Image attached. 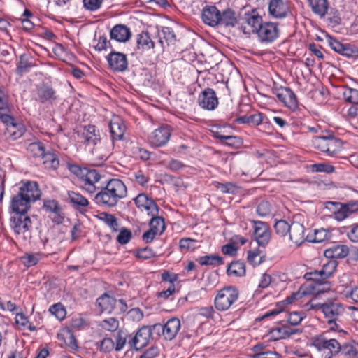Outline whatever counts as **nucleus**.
<instances>
[{"instance_id":"obj_44","label":"nucleus","mask_w":358,"mask_h":358,"mask_svg":"<svg viewBox=\"0 0 358 358\" xmlns=\"http://www.w3.org/2000/svg\"><path fill=\"white\" fill-rule=\"evenodd\" d=\"M99 218L103 221L108 227H110L113 231H117L118 224L115 217L107 213H101L98 215Z\"/></svg>"},{"instance_id":"obj_34","label":"nucleus","mask_w":358,"mask_h":358,"mask_svg":"<svg viewBox=\"0 0 358 358\" xmlns=\"http://www.w3.org/2000/svg\"><path fill=\"white\" fill-rule=\"evenodd\" d=\"M159 42L164 48L165 45H169L170 43H174L176 40L175 34L173 30L169 27H163L160 31L158 32Z\"/></svg>"},{"instance_id":"obj_19","label":"nucleus","mask_w":358,"mask_h":358,"mask_svg":"<svg viewBox=\"0 0 358 358\" xmlns=\"http://www.w3.org/2000/svg\"><path fill=\"white\" fill-rule=\"evenodd\" d=\"M134 202L139 209L147 211L148 215L154 216L158 214L159 208L157 204L145 194H139L134 199Z\"/></svg>"},{"instance_id":"obj_60","label":"nucleus","mask_w":358,"mask_h":358,"mask_svg":"<svg viewBox=\"0 0 358 358\" xmlns=\"http://www.w3.org/2000/svg\"><path fill=\"white\" fill-rule=\"evenodd\" d=\"M103 0H83L84 6L90 10H96L99 9Z\"/></svg>"},{"instance_id":"obj_7","label":"nucleus","mask_w":358,"mask_h":358,"mask_svg":"<svg viewBox=\"0 0 358 358\" xmlns=\"http://www.w3.org/2000/svg\"><path fill=\"white\" fill-rule=\"evenodd\" d=\"M0 121L5 125L4 135L8 139L15 141L25 132L24 126L15 121L11 116L0 111Z\"/></svg>"},{"instance_id":"obj_43","label":"nucleus","mask_w":358,"mask_h":358,"mask_svg":"<svg viewBox=\"0 0 358 358\" xmlns=\"http://www.w3.org/2000/svg\"><path fill=\"white\" fill-rule=\"evenodd\" d=\"M310 167L311 171L313 173H325L329 174L335 171L334 166L328 163L313 164H311Z\"/></svg>"},{"instance_id":"obj_15","label":"nucleus","mask_w":358,"mask_h":358,"mask_svg":"<svg viewBox=\"0 0 358 358\" xmlns=\"http://www.w3.org/2000/svg\"><path fill=\"white\" fill-rule=\"evenodd\" d=\"M151 335L150 329L148 327H143L137 331L135 336L133 337L129 343L131 348L136 350H141L148 345Z\"/></svg>"},{"instance_id":"obj_17","label":"nucleus","mask_w":358,"mask_h":358,"mask_svg":"<svg viewBox=\"0 0 358 358\" xmlns=\"http://www.w3.org/2000/svg\"><path fill=\"white\" fill-rule=\"evenodd\" d=\"M19 193L30 202H34L40 199L41 192L38 184L33 181L22 183Z\"/></svg>"},{"instance_id":"obj_42","label":"nucleus","mask_w":358,"mask_h":358,"mask_svg":"<svg viewBox=\"0 0 358 358\" xmlns=\"http://www.w3.org/2000/svg\"><path fill=\"white\" fill-rule=\"evenodd\" d=\"M228 272L229 274L243 276L245 274V265L241 261L234 262L229 265Z\"/></svg>"},{"instance_id":"obj_45","label":"nucleus","mask_w":358,"mask_h":358,"mask_svg":"<svg viewBox=\"0 0 358 358\" xmlns=\"http://www.w3.org/2000/svg\"><path fill=\"white\" fill-rule=\"evenodd\" d=\"M27 151L34 157H41L45 152L43 145L40 142L30 143L27 147Z\"/></svg>"},{"instance_id":"obj_47","label":"nucleus","mask_w":358,"mask_h":358,"mask_svg":"<svg viewBox=\"0 0 358 358\" xmlns=\"http://www.w3.org/2000/svg\"><path fill=\"white\" fill-rule=\"evenodd\" d=\"M343 94L345 101L352 104H358V90L347 88L344 90Z\"/></svg>"},{"instance_id":"obj_63","label":"nucleus","mask_w":358,"mask_h":358,"mask_svg":"<svg viewBox=\"0 0 358 358\" xmlns=\"http://www.w3.org/2000/svg\"><path fill=\"white\" fill-rule=\"evenodd\" d=\"M127 314L129 317L135 322H139L143 317V314L138 308L131 309Z\"/></svg>"},{"instance_id":"obj_1","label":"nucleus","mask_w":358,"mask_h":358,"mask_svg":"<svg viewBox=\"0 0 358 358\" xmlns=\"http://www.w3.org/2000/svg\"><path fill=\"white\" fill-rule=\"evenodd\" d=\"M127 195V189L124 183L119 179H111L106 187L96 194L94 199L98 204L114 207Z\"/></svg>"},{"instance_id":"obj_9","label":"nucleus","mask_w":358,"mask_h":358,"mask_svg":"<svg viewBox=\"0 0 358 358\" xmlns=\"http://www.w3.org/2000/svg\"><path fill=\"white\" fill-rule=\"evenodd\" d=\"M278 24L272 22H264L257 34L259 41L263 43H271L279 36Z\"/></svg>"},{"instance_id":"obj_36","label":"nucleus","mask_w":358,"mask_h":358,"mask_svg":"<svg viewBox=\"0 0 358 358\" xmlns=\"http://www.w3.org/2000/svg\"><path fill=\"white\" fill-rule=\"evenodd\" d=\"M68 197L70 200V202L76 208H82L84 207H87L89 205V201L87 199L83 196L81 194L76 193L75 192H69Z\"/></svg>"},{"instance_id":"obj_10","label":"nucleus","mask_w":358,"mask_h":358,"mask_svg":"<svg viewBox=\"0 0 358 358\" xmlns=\"http://www.w3.org/2000/svg\"><path fill=\"white\" fill-rule=\"evenodd\" d=\"M268 13L272 18L282 20L288 16L290 9L287 2L284 0H270L268 3Z\"/></svg>"},{"instance_id":"obj_8","label":"nucleus","mask_w":358,"mask_h":358,"mask_svg":"<svg viewBox=\"0 0 358 358\" xmlns=\"http://www.w3.org/2000/svg\"><path fill=\"white\" fill-rule=\"evenodd\" d=\"M320 309L328 320V324L331 325L330 329L335 331L338 327L336 321L344 312L342 304L336 301H327L320 305Z\"/></svg>"},{"instance_id":"obj_22","label":"nucleus","mask_w":358,"mask_h":358,"mask_svg":"<svg viewBox=\"0 0 358 358\" xmlns=\"http://www.w3.org/2000/svg\"><path fill=\"white\" fill-rule=\"evenodd\" d=\"M289 234L290 240L296 246H300L306 240V237H305V228L299 222H294L290 224Z\"/></svg>"},{"instance_id":"obj_53","label":"nucleus","mask_w":358,"mask_h":358,"mask_svg":"<svg viewBox=\"0 0 358 358\" xmlns=\"http://www.w3.org/2000/svg\"><path fill=\"white\" fill-rule=\"evenodd\" d=\"M197 241L190 238H183L180 240L179 245L181 250H194L196 248Z\"/></svg>"},{"instance_id":"obj_23","label":"nucleus","mask_w":358,"mask_h":358,"mask_svg":"<svg viewBox=\"0 0 358 358\" xmlns=\"http://www.w3.org/2000/svg\"><path fill=\"white\" fill-rule=\"evenodd\" d=\"M110 38L120 43H125L131 36L130 29L124 24H116L110 31Z\"/></svg>"},{"instance_id":"obj_32","label":"nucleus","mask_w":358,"mask_h":358,"mask_svg":"<svg viewBox=\"0 0 358 358\" xmlns=\"http://www.w3.org/2000/svg\"><path fill=\"white\" fill-rule=\"evenodd\" d=\"M238 22L235 12L231 9H227L222 13H220L219 24L226 27H234Z\"/></svg>"},{"instance_id":"obj_29","label":"nucleus","mask_w":358,"mask_h":358,"mask_svg":"<svg viewBox=\"0 0 358 358\" xmlns=\"http://www.w3.org/2000/svg\"><path fill=\"white\" fill-rule=\"evenodd\" d=\"M312 11L320 17H323L327 13L329 8L328 0H308Z\"/></svg>"},{"instance_id":"obj_3","label":"nucleus","mask_w":358,"mask_h":358,"mask_svg":"<svg viewBox=\"0 0 358 358\" xmlns=\"http://www.w3.org/2000/svg\"><path fill=\"white\" fill-rule=\"evenodd\" d=\"M71 171L79 178L81 182V187L87 192L92 194L96 191L95 183L99 182L101 176L95 169L87 168L81 169L78 166H73Z\"/></svg>"},{"instance_id":"obj_33","label":"nucleus","mask_w":358,"mask_h":358,"mask_svg":"<svg viewBox=\"0 0 358 358\" xmlns=\"http://www.w3.org/2000/svg\"><path fill=\"white\" fill-rule=\"evenodd\" d=\"M41 159L45 169L55 170L59 167V161L55 152L45 151Z\"/></svg>"},{"instance_id":"obj_24","label":"nucleus","mask_w":358,"mask_h":358,"mask_svg":"<svg viewBox=\"0 0 358 358\" xmlns=\"http://www.w3.org/2000/svg\"><path fill=\"white\" fill-rule=\"evenodd\" d=\"M220 13L215 6H206L202 11V20L205 24L215 27L219 24Z\"/></svg>"},{"instance_id":"obj_6","label":"nucleus","mask_w":358,"mask_h":358,"mask_svg":"<svg viewBox=\"0 0 358 358\" xmlns=\"http://www.w3.org/2000/svg\"><path fill=\"white\" fill-rule=\"evenodd\" d=\"M311 345L318 351L327 352L324 358H331L333 355H337L341 349V345L336 339H327L322 335L313 337L311 340Z\"/></svg>"},{"instance_id":"obj_20","label":"nucleus","mask_w":358,"mask_h":358,"mask_svg":"<svg viewBox=\"0 0 358 358\" xmlns=\"http://www.w3.org/2000/svg\"><path fill=\"white\" fill-rule=\"evenodd\" d=\"M110 67L116 71L122 72L127 69V56L119 52H111L107 57Z\"/></svg>"},{"instance_id":"obj_46","label":"nucleus","mask_w":358,"mask_h":358,"mask_svg":"<svg viewBox=\"0 0 358 358\" xmlns=\"http://www.w3.org/2000/svg\"><path fill=\"white\" fill-rule=\"evenodd\" d=\"M199 262L201 265H220L223 263V261L217 255H206L199 257Z\"/></svg>"},{"instance_id":"obj_25","label":"nucleus","mask_w":358,"mask_h":358,"mask_svg":"<svg viewBox=\"0 0 358 358\" xmlns=\"http://www.w3.org/2000/svg\"><path fill=\"white\" fill-rule=\"evenodd\" d=\"M31 202L22 196L19 192L15 195L11 200V209L15 214H27L30 208Z\"/></svg>"},{"instance_id":"obj_61","label":"nucleus","mask_w":358,"mask_h":358,"mask_svg":"<svg viewBox=\"0 0 358 358\" xmlns=\"http://www.w3.org/2000/svg\"><path fill=\"white\" fill-rule=\"evenodd\" d=\"M110 45V41L104 36H101L99 38L98 43L94 46L97 51L106 50Z\"/></svg>"},{"instance_id":"obj_51","label":"nucleus","mask_w":358,"mask_h":358,"mask_svg":"<svg viewBox=\"0 0 358 358\" xmlns=\"http://www.w3.org/2000/svg\"><path fill=\"white\" fill-rule=\"evenodd\" d=\"M49 311L59 320L64 319L66 315V310L61 303L51 306L49 308Z\"/></svg>"},{"instance_id":"obj_59","label":"nucleus","mask_w":358,"mask_h":358,"mask_svg":"<svg viewBox=\"0 0 358 358\" xmlns=\"http://www.w3.org/2000/svg\"><path fill=\"white\" fill-rule=\"evenodd\" d=\"M114 348V342L110 338H105L101 342L99 348L101 351L108 352L111 351Z\"/></svg>"},{"instance_id":"obj_30","label":"nucleus","mask_w":358,"mask_h":358,"mask_svg":"<svg viewBox=\"0 0 358 358\" xmlns=\"http://www.w3.org/2000/svg\"><path fill=\"white\" fill-rule=\"evenodd\" d=\"M116 299L104 294L97 299L96 305L99 307L101 312L110 313L114 308Z\"/></svg>"},{"instance_id":"obj_5","label":"nucleus","mask_w":358,"mask_h":358,"mask_svg":"<svg viewBox=\"0 0 358 358\" xmlns=\"http://www.w3.org/2000/svg\"><path fill=\"white\" fill-rule=\"evenodd\" d=\"M239 292L234 287H227L220 289L214 300V305L217 310L225 311L228 310L235 301L238 300Z\"/></svg>"},{"instance_id":"obj_57","label":"nucleus","mask_w":358,"mask_h":358,"mask_svg":"<svg viewBox=\"0 0 358 358\" xmlns=\"http://www.w3.org/2000/svg\"><path fill=\"white\" fill-rule=\"evenodd\" d=\"M248 261L253 266H255L262 262V257L257 251H249L248 253Z\"/></svg>"},{"instance_id":"obj_2","label":"nucleus","mask_w":358,"mask_h":358,"mask_svg":"<svg viewBox=\"0 0 358 358\" xmlns=\"http://www.w3.org/2000/svg\"><path fill=\"white\" fill-rule=\"evenodd\" d=\"M31 221L27 214H15L10 218V227L19 241L24 242L31 238Z\"/></svg>"},{"instance_id":"obj_31","label":"nucleus","mask_w":358,"mask_h":358,"mask_svg":"<svg viewBox=\"0 0 358 358\" xmlns=\"http://www.w3.org/2000/svg\"><path fill=\"white\" fill-rule=\"evenodd\" d=\"M331 237L332 235L329 231L322 228L320 229H315L313 236L310 234L307 235L306 240L309 242L322 243L330 240Z\"/></svg>"},{"instance_id":"obj_39","label":"nucleus","mask_w":358,"mask_h":358,"mask_svg":"<svg viewBox=\"0 0 358 358\" xmlns=\"http://www.w3.org/2000/svg\"><path fill=\"white\" fill-rule=\"evenodd\" d=\"M137 45L138 48L145 50L154 48V42L151 40L148 32H142L138 35Z\"/></svg>"},{"instance_id":"obj_12","label":"nucleus","mask_w":358,"mask_h":358,"mask_svg":"<svg viewBox=\"0 0 358 358\" xmlns=\"http://www.w3.org/2000/svg\"><path fill=\"white\" fill-rule=\"evenodd\" d=\"M254 235L259 246L265 247L271 239V231L268 226L261 221H252Z\"/></svg>"},{"instance_id":"obj_37","label":"nucleus","mask_w":358,"mask_h":358,"mask_svg":"<svg viewBox=\"0 0 358 358\" xmlns=\"http://www.w3.org/2000/svg\"><path fill=\"white\" fill-rule=\"evenodd\" d=\"M262 122V115L261 113H255L252 115H244L236 119L235 122L238 124H252L259 125Z\"/></svg>"},{"instance_id":"obj_55","label":"nucleus","mask_w":358,"mask_h":358,"mask_svg":"<svg viewBox=\"0 0 358 358\" xmlns=\"http://www.w3.org/2000/svg\"><path fill=\"white\" fill-rule=\"evenodd\" d=\"M132 237V234L130 230L127 229H122L117 236V241L121 244L124 245L129 242Z\"/></svg>"},{"instance_id":"obj_56","label":"nucleus","mask_w":358,"mask_h":358,"mask_svg":"<svg viewBox=\"0 0 358 358\" xmlns=\"http://www.w3.org/2000/svg\"><path fill=\"white\" fill-rule=\"evenodd\" d=\"M348 237L352 242H358V224L345 228Z\"/></svg>"},{"instance_id":"obj_40","label":"nucleus","mask_w":358,"mask_h":358,"mask_svg":"<svg viewBox=\"0 0 358 358\" xmlns=\"http://www.w3.org/2000/svg\"><path fill=\"white\" fill-rule=\"evenodd\" d=\"M150 227L155 234H162L165 229V223L162 217L154 215L150 222Z\"/></svg>"},{"instance_id":"obj_11","label":"nucleus","mask_w":358,"mask_h":358,"mask_svg":"<svg viewBox=\"0 0 358 358\" xmlns=\"http://www.w3.org/2000/svg\"><path fill=\"white\" fill-rule=\"evenodd\" d=\"M274 94L279 101L282 102L285 106L290 109H295L298 106L297 98L294 92L289 87H280L276 88Z\"/></svg>"},{"instance_id":"obj_38","label":"nucleus","mask_w":358,"mask_h":358,"mask_svg":"<svg viewBox=\"0 0 358 358\" xmlns=\"http://www.w3.org/2000/svg\"><path fill=\"white\" fill-rule=\"evenodd\" d=\"M329 43L330 47L334 51H336L338 53H341L343 55H346V56L351 55L352 50L348 47H347L346 45L340 43L337 40L333 38L332 37H329Z\"/></svg>"},{"instance_id":"obj_52","label":"nucleus","mask_w":358,"mask_h":358,"mask_svg":"<svg viewBox=\"0 0 358 358\" xmlns=\"http://www.w3.org/2000/svg\"><path fill=\"white\" fill-rule=\"evenodd\" d=\"M271 205L267 201H262L257 207V213L260 216H266L271 213Z\"/></svg>"},{"instance_id":"obj_48","label":"nucleus","mask_w":358,"mask_h":358,"mask_svg":"<svg viewBox=\"0 0 358 358\" xmlns=\"http://www.w3.org/2000/svg\"><path fill=\"white\" fill-rule=\"evenodd\" d=\"M100 327L108 331H115L119 327V322L114 317L103 320L100 322Z\"/></svg>"},{"instance_id":"obj_28","label":"nucleus","mask_w":358,"mask_h":358,"mask_svg":"<svg viewBox=\"0 0 358 358\" xmlns=\"http://www.w3.org/2000/svg\"><path fill=\"white\" fill-rule=\"evenodd\" d=\"M37 95L42 103L52 102L57 99L55 90L46 85H42L37 88Z\"/></svg>"},{"instance_id":"obj_41","label":"nucleus","mask_w":358,"mask_h":358,"mask_svg":"<svg viewBox=\"0 0 358 358\" xmlns=\"http://www.w3.org/2000/svg\"><path fill=\"white\" fill-rule=\"evenodd\" d=\"M337 262L334 259H329L322 268V275L323 280L330 278L335 272L337 267Z\"/></svg>"},{"instance_id":"obj_50","label":"nucleus","mask_w":358,"mask_h":358,"mask_svg":"<svg viewBox=\"0 0 358 358\" xmlns=\"http://www.w3.org/2000/svg\"><path fill=\"white\" fill-rule=\"evenodd\" d=\"M275 232L281 236H284L289 232L290 229V224H289L285 220L277 221L274 225Z\"/></svg>"},{"instance_id":"obj_35","label":"nucleus","mask_w":358,"mask_h":358,"mask_svg":"<svg viewBox=\"0 0 358 358\" xmlns=\"http://www.w3.org/2000/svg\"><path fill=\"white\" fill-rule=\"evenodd\" d=\"M41 257L40 252H28L20 257V261L24 266L29 268L36 265Z\"/></svg>"},{"instance_id":"obj_13","label":"nucleus","mask_w":358,"mask_h":358,"mask_svg":"<svg viewBox=\"0 0 358 358\" xmlns=\"http://www.w3.org/2000/svg\"><path fill=\"white\" fill-rule=\"evenodd\" d=\"M82 142L90 148L92 149L100 142V131L94 125H87L83 128L81 134Z\"/></svg>"},{"instance_id":"obj_62","label":"nucleus","mask_w":358,"mask_h":358,"mask_svg":"<svg viewBox=\"0 0 358 358\" xmlns=\"http://www.w3.org/2000/svg\"><path fill=\"white\" fill-rule=\"evenodd\" d=\"M303 320L302 315L298 312H292L289 313L287 322L292 325L296 326L301 323Z\"/></svg>"},{"instance_id":"obj_27","label":"nucleus","mask_w":358,"mask_h":358,"mask_svg":"<svg viewBox=\"0 0 358 358\" xmlns=\"http://www.w3.org/2000/svg\"><path fill=\"white\" fill-rule=\"evenodd\" d=\"M245 19L247 24L251 28L250 31L257 34L260 27H262L264 23L262 17L255 10H253L251 13H246L245 15Z\"/></svg>"},{"instance_id":"obj_54","label":"nucleus","mask_w":358,"mask_h":358,"mask_svg":"<svg viewBox=\"0 0 358 358\" xmlns=\"http://www.w3.org/2000/svg\"><path fill=\"white\" fill-rule=\"evenodd\" d=\"M340 352L348 356V358H357V351L355 347L350 343H345L341 345Z\"/></svg>"},{"instance_id":"obj_18","label":"nucleus","mask_w":358,"mask_h":358,"mask_svg":"<svg viewBox=\"0 0 358 358\" xmlns=\"http://www.w3.org/2000/svg\"><path fill=\"white\" fill-rule=\"evenodd\" d=\"M153 327L162 329V334L164 338L171 341L178 334L180 329V321L176 317H173L169 320L164 325L157 324Z\"/></svg>"},{"instance_id":"obj_16","label":"nucleus","mask_w":358,"mask_h":358,"mask_svg":"<svg viewBox=\"0 0 358 358\" xmlns=\"http://www.w3.org/2000/svg\"><path fill=\"white\" fill-rule=\"evenodd\" d=\"M171 136V130L169 126H162L155 129L149 136L150 143L155 146L159 147L165 145Z\"/></svg>"},{"instance_id":"obj_26","label":"nucleus","mask_w":358,"mask_h":358,"mask_svg":"<svg viewBox=\"0 0 358 358\" xmlns=\"http://www.w3.org/2000/svg\"><path fill=\"white\" fill-rule=\"evenodd\" d=\"M349 249L344 245H334L324 250V256L331 259L344 258L348 256Z\"/></svg>"},{"instance_id":"obj_49","label":"nucleus","mask_w":358,"mask_h":358,"mask_svg":"<svg viewBox=\"0 0 358 358\" xmlns=\"http://www.w3.org/2000/svg\"><path fill=\"white\" fill-rule=\"evenodd\" d=\"M31 66L32 63L29 61L27 57L21 55L17 68L18 73L23 74L27 72Z\"/></svg>"},{"instance_id":"obj_21","label":"nucleus","mask_w":358,"mask_h":358,"mask_svg":"<svg viewBox=\"0 0 358 358\" xmlns=\"http://www.w3.org/2000/svg\"><path fill=\"white\" fill-rule=\"evenodd\" d=\"M110 131L113 140H122L127 126L124 121L117 115H113L109 123Z\"/></svg>"},{"instance_id":"obj_64","label":"nucleus","mask_w":358,"mask_h":358,"mask_svg":"<svg viewBox=\"0 0 358 358\" xmlns=\"http://www.w3.org/2000/svg\"><path fill=\"white\" fill-rule=\"evenodd\" d=\"M255 358H281V356L276 352H263L256 353L254 356Z\"/></svg>"},{"instance_id":"obj_58","label":"nucleus","mask_w":358,"mask_h":358,"mask_svg":"<svg viewBox=\"0 0 358 358\" xmlns=\"http://www.w3.org/2000/svg\"><path fill=\"white\" fill-rule=\"evenodd\" d=\"M155 256V252L149 248L139 249L136 252V257L139 259H148Z\"/></svg>"},{"instance_id":"obj_14","label":"nucleus","mask_w":358,"mask_h":358,"mask_svg":"<svg viewBox=\"0 0 358 358\" xmlns=\"http://www.w3.org/2000/svg\"><path fill=\"white\" fill-rule=\"evenodd\" d=\"M198 102L201 108L212 110L217 106L218 99L213 89L207 88L199 95Z\"/></svg>"},{"instance_id":"obj_4","label":"nucleus","mask_w":358,"mask_h":358,"mask_svg":"<svg viewBox=\"0 0 358 358\" xmlns=\"http://www.w3.org/2000/svg\"><path fill=\"white\" fill-rule=\"evenodd\" d=\"M312 143L315 149L327 153L329 156H334L342 148L341 141L332 135L315 136Z\"/></svg>"}]
</instances>
